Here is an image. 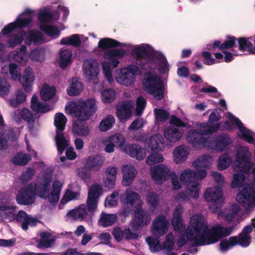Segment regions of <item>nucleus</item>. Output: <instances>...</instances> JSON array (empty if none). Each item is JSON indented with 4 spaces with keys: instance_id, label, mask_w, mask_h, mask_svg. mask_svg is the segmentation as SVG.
I'll list each match as a JSON object with an SVG mask.
<instances>
[{
    "instance_id": "nucleus-16",
    "label": "nucleus",
    "mask_w": 255,
    "mask_h": 255,
    "mask_svg": "<svg viewBox=\"0 0 255 255\" xmlns=\"http://www.w3.org/2000/svg\"><path fill=\"white\" fill-rule=\"evenodd\" d=\"M229 121H225L224 123V128L228 131H233L234 129L233 125H236L242 133V137L244 140L249 143H254L255 140L251 135L253 132L244 127L241 121L233 115L229 116Z\"/></svg>"
},
{
    "instance_id": "nucleus-59",
    "label": "nucleus",
    "mask_w": 255,
    "mask_h": 255,
    "mask_svg": "<svg viewBox=\"0 0 255 255\" xmlns=\"http://www.w3.org/2000/svg\"><path fill=\"white\" fill-rule=\"evenodd\" d=\"M116 91L113 89H108L104 90L102 93V100L104 103H111L115 99Z\"/></svg>"
},
{
    "instance_id": "nucleus-34",
    "label": "nucleus",
    "mask_w": 255,
    "mask_h": 255,
    "mask_svg": "<svg viewBox=\"0 0 255 255\" xmlns=\"http://www.w3.org/2000/svg\"><path fill=\"white\" fill-rule=\"evenodd\" d=\"M83 90L82 83L77 77H74L71 79L70 86L67 89V94L70 96H76L79 95Z\"/></svg>"
},
{
    "instance_id": "nucleus-31",
    "label": "nucleus",
    "mask_w": 255,
    "mask_h": 255,
    "mask_svg": "<svg viewBox=\"0 0 255 255\" xmlns=\"http://www.w3.org/2000/svg\"><path fill=\"white\" fill-rule=\"evenodd\" d=\"M215 149L218 151H223L227 147L232 143V140L230 136L225 133H222L216 137L213 141Z\"/></svg>"
},
{
    "instance_id": "nucleus-6",
    "label": "nucleus",
    "mask_w": 255,
    "mask_h": 255,
    "mask_svg": "<svg viewBox=\"0 0 255 255\" xmlns=\"http://www.w3.org/2000/svg\"><path fill=\"white\" fill-rule=\"evenodd\" d=\"M152 178L157 183H160L171 178L173 188L179 190L181 188V183L175 172L171 171L165 165L159 164L150 169Z\"/></svg>"
},
{
    "instance_id": "nucleus-63",
    "label": "nucleus",
    "mask_w": 255,
    "mask_h": 255,
    "mask_svg": "<svg viewBox=\"0 0 255 255\" xmlns=\"http://www.w3.org/2000/svg\"><path fill=\"white\" fill-rule=\"evenodd\" d=\"M86 165L89 170L91 171H98L103 166V160H87Z\"/></svg>"
},
{
    "instance_id": "nucleus-21",
    "label": "nucleus",
    "mask_w": 255,
    "mask_h": 255,
    "mask_svg": "<svg viewBox=\"0 0 255 255\" xmlns=\"http://www.w3.org/2000/svg\"><path fill=\"white\" fill-rule=\"evenodd\" d=\"M237 39L235 36L228 35L224 42L221 43L220 40H215L212 44L207 45V49L210 51H215L218 48L219 50L224 51L233 48L237 46Z\"/></svg>"
},
{
    "instance_id": "nucleus-41",
    "label": "nucleus",
    "mask_w": 255,
    "mask_h": 255,
    "mask_svg": "<svg viewBox=\"0 0 255 255\" xmlns=\"http://www.w3.org/2000/svg\"><path fill=\"white\" fill-rule=\"evenodd\" d=\"M41 239L38 244V247L50 248L53 244L55 239L51 238V234L48 232H43L40 233Z\"/></svg>"
},
{
    "instance_id": "nucleus-45",
    "label": "nucleus",
    "mask_w": 255,
    "mask_h": 255,
    "mask_svg": "<svg viewBox=\"0 0 255 255\" xmlns=\"http://www.w3.org/2000/svg\"><path fill=\"white\" fill-rule=\"evenodd\" d=\"M56 93V88L54 86L44 84L40 91L41 98L45 101H49L54 97Z\"/></svg>"
},
{
    "instance_id": "nucleus-17",
    "label": "nucleus",
    "mask_w": 255,
    "mask_h": 255,
    "mask_svg": "<svg viewBox=\"0 0 255 255\" xmlns=\"http://www.w3.org/2000/svg\"><path fill=\"white\" fill-rule=\"evenodd\" d=\"M231 164L235 171L249 172L252 167L251 160H219L217 167L219 170H223Z\"/></svg>"
},
{
    "instance_id": "nucleus-47",
    "label": "nucleus",
    "mask_w": 255,
    "mask_h": 255,
    "mask_svg": "<svg viewBox=\"0 0 255 255\" xmlns=\"http://www.w3.org/2000/svg\"><path fill=\"white\" fill-rule=\"evenodd\" d=\"M60 44L62 45H72L75 47H79L81 44V41L79 35L74 34L69 36L62 38Z\"/></svg>"
},
{
    "instance_id": "nucleus-64",
    "label": "nucleus",
    "mask_w": 255,
    "mask_h": 255,
    "mask_svg": "<svg viewBox=\"0 0 255 255\" xmlns=\"http://www.w3.org/2000/svg\"><path fill=\"white\" fill-rule=\"evenodd\" d=\"M154 114L156 119L159 121L163 122L167 120L169 117V114L167 111L164 109H156L154 110Z\"/></svg>"
},
{
    "instance_id": "nucleus-52",
    "label": "nucleus",
    "mask_w": 255,
    "mask_h": 255,
    "mask_svg": "<svg viewBox=\"0 0 255 255\" xmlns=\"http://www.w3.org/2000/svg\"><path fill=\"white\" fill-rule=\"evenodd\" d=\"M187 148L183 145L177 147L174 149L173 155L174 159H186L189 154Z\"/></svg>"
},
{
    "instance_id": "nucleus-9",
    "label": "nucleus",
    "mask_w": 255,
    "mask_h": 255,
    "mask_svg": "<svg viewBox=\"0 0 255 255\" xmlns=\"http://www.w3.org/2000/svg\"><path fill=\"white\" fill-rule=\"evenodd\" d=\"M193 165L195 168L194 172L188 169L185 170L180 175V180L187 185L192 182V179L201 180L205 178L207 175L205 168L209 166V164L208 160H195Z\"/></svg>"
},
{
    "instance_id": "nucleus-30",
    "label": "nucleus",
    "mask_w": 255,
    "mask_h": 255,
    "mask_svg": "<svg viewBox=\"0 0 255 255\" xmlns=\"http://www.w3.org/2000/svg\"><path fill=\"white\" fill-rule=\"evenodd\" d=\"M113 235L118 242H120L124 239H136L138 237V235L136 233L131 232L129 229L122 230L118 227L115 228L113 230Z\"/></svg>"
},
{
    "instance_id": "nucleus-40",
    "label": "nucleus",
    "mask_w": 255,
    "mask_h": 255,
    "mask_svg": "<svg viewBox=\"0 0 255 255\" xmlns=\"http://www.w3.org/2000/svg\"><path fill=\"white\" fill-rule=\"evenodd\" d=\"M117 81L122 85L128 86L132 84L135 79L133 75L130 74L123 69L121 70V74L116 77Z\"/></svg>"
},
{
    "instance_id": "nucleus-8",
    "label": "nucleus",
    "mask_w": 255,
    "mask_h": 255,
    "mask_svg": "<svg viewBox=\"0 0 255 255\" xmlns=\"http://www.w3.org/2000/svg\"><path fill=\"white\" fill-rule=\"evenodd\" d=\"M144 79L145 82L143 84L145 91L157 101L163 99L164 89L161 79L151 73L146 74Z\"/></svg>"
},
{
    "instance_id": "nucleus-55",
    "label": "nucleus",
    "mask_w": 255,
    "mask_h": 255,
    "mask_svg": "<svg viewBox=\"0 0 255 255\" xmlns=\"http://www.w3.org/2000/svg\"><path fill=\"white\" fill-rule=\"evenodd\" d=\"M40 29L47 35L51 37L54 36L57 37L60 35V30L58 28L52 25H41L40 26Z\"/></svg>"
},
{
    "instance_id": "nucleus-28",
    "label": "nucleus",
    "mask_w": 255,
    "mask_h": 255,
    "mask_svg": "<svg viewBox=\"0 0 255 255\" xmlns=\"http://www.w3.org/2000/svg\"><path fill=\"white\" fill-rule=\"evenodd\" d=\"M163 133L165 138L167 140L171 142H176L181 139L183 134V131L170 126L164 129Z\"/></svg>"
},
{
    "instance_id": "nucleus-60",
    "label": "nucleus",
    "mask_w": 255,
    "mask_h": 255,
    "mask_svg": "<svg viewBox=\"0 0 255 255\" xmlns=\"http://www.w3.org/2000/svg\"><path fill=\"white\" fill-rule=\"evenodd\" d=\"M119 193V190H116L108 196L105 201V206L110 207L116 206L118 204Z\"/></svg>"
},
{
    "instance_id": "nucleus-42",
    "label": "nucleus",
    "mask_w": 255,
    "mask_h": 255,
    "mask_svg": "<svg viewBox=\"0 0 255 255\" xmlns=\"http://www.w3.org/2000/svg\"><path fill=\"white\" fill-rule=\"evenodd\" d=\"M20 117L22 120L27 123L29 130H33L35 123V117L32 112L28 109L24 108L20 112Z\"/></svg>"
},
{
    "instance_id": "nucleus-14",
    "label": "nucleus",
    "mask_w": 255,
    "mask_h": 255,
    "mask_svg": "<svg viewBox=\"0 0 255 255\" xmlns=\"http://www.w3.org/2000/svg\"><path fill=\"white\" fill-rule=\"evenodd\" d=\"M210 208L212 212L217 214L219 217L224 218L228 223H238L242 220L241 208L236 203L232 204L224 212L221 211L220 207L214 205Z\"/></svg>"
},
{
    "instance_id": "nucleus-24",
    "label": "nucleus",
    "mask_w": 255,
    "mask_h": 255,
    "mask_svg": "<svg viewBox=\"0 0 255 255\" xmlns=\"http://www.w3.org/2000/svg\"><path fill=\"white\" fill-rule=\"evenodd\" d=\"M126 51L122 49H114L106 51L104 54V58L110 62L113 68H117L119 64V59L123 57Z\"/></svg>"
},
{
    "instance_id": "nucleus-32",
    "label": "nucleus",
    "mask_w": 255,
    "mask_h": 255,
    "mask_svg": "<svg viewBox=\"0 0 255 255\" xmlns=\"http://www.w3.org/2000/svg\"><path fill=\"white\" fill-rule=\"evenodd\" d=\"M126 46H127V44L121 43L117 40L111 38L107 37L102 38L98 42V47L103 50H106L112 48Z\"/></svg>"
},
{
    "instance_id": "nucleus-25",
    "label": "nucleus",
    "mask_w": 255,
    "mask_h": 255,
    "mask_svg": "<svg viewBox=\"0 0 255 255\" xmlns=\"http://www.w3.org/2000/svg\"><path fill=\"white\" fill-rule=\"evenodd\" d=\"M183 211V207L180 205L177 206L173 211L171 224L175 231H181L185 229L186 226L183 224L181 217Z\"/></svg>"
},
{
    "instance_id": "nucleus-3",
    "label": "nucleus",
    "mask_w": 255,
    "mask_h": 255,
    "mask_svg": "<svg viewBox=\"0 0 255 255\" xmlns=\"http://www.w3.org/2000/svg\"><path fill=\"white\" fill-rule=\"evenodd\" d=\"M97 107L94 99H88L77 104L71 102L66 106L65 110L70 115L79 119L72 126V132L75 135L87 136L90 132V128L85 121L88 120L97 111Z\"/></svg>"
},
{
    "instance_id": "nucleus-29",
    "label": "nucleus",
    "mask_w": 255,
    "mask_h": 255,
    "mask_svg": "<svg viewBox=\"0 0 255 255\" xmlns=\"http://www.w3.org/2000/svg\"><path fill=\"white\" fill-rule=\"evenodd\" d=\"M122 172L123 174L122 184L125 186H128L135 177L136 171L133 166L126 165L122 167Z\"/></svg>"
},
{
    "instance_id": "nucleus-20",
    "label": "nucleus",
    "mask_w": 255,
    "mask_h": 255,
    "mask_svg": "<svg viewBox=\"0 0 255 255\" xmlns=\"http://www.w3.org/2000/svg\"><path fill=\"white\" fill-rule=\"evenodd\" d=\"M169 227L168 220L163 215L158 216L153 220L151 230L153 234L162 236L166 234Z\"/></svg>"
},
{
    "instance_id": "nucleus-33",
    "label": "nucleus",
    "mask_w": 255,
    "mask_h": 255,
    "mask_svg": "<svg viewBox=\"0 0 255 255\" xmlns=\"http://www.w3.org/2000/svg\"><path fill=\"white\" fill-rule=\"evenodd\" d=\"M44 40L45 38L40 31L29 30L27 32L25 42L27 45H30L32 43H33L35 45L42 43Z\"/></svg>"
},
{
    "instance_id": "nucleus-26",
    "label": "nucleus",
    "mask_w": 255,
    "mask_h": 255,
    "mask_svg": "<svg viewBox=\"0 0 255 255\" xmlns=\"http://www.w3.org/2000/svg\"><path fill=\"white\" fill-rule=\"evenodd\" d=\"M117 168L110 166L106 168L103 178L104 185L109 188H114L117 179Z\"/></svg>"
},
{
    "instance_id": "nucleus-56",
    "label": "nucleus",
    "mask_w": 255,
    "mask_h": 255,
    "mask_svg": "<svg viewBox=\"0 0 255 255\" xmlns=\"http://www.w3.org/2000/svg\"><path fill=\"white\" fill-rule=\"evenodd\" d=\"M252 154L246 146H240L237 150L236 159H251Z\"/></svg>"
},
{
    "instance_id": "nucleus-54",
    "label": "nucleus",
    "mask_w": 255,
    "mask_h": 255,
    "mask_svg": "<svg viewBox=\"0 0 255 255\" xmlns=\"http://www.w3.org/2000/svg\"><path fill=\"white\" fill-rule=\"evenodd\" d=\"M26 49V46L22 45L14 54V60L19 63L24 64L27 61Z\"/></svg>"
},
{
    "instance_id": "nucleus-58",
    "label": "nucleus",
    "mask_w": 255,
    "mask_h": 255,
    "mask_svg": "<svg viewBox=\"0 0 255 255\" xmlns=\"http://www.w3.org/2000/svg\"><path fill=\"white\" fill-rule=\"evenodd\" d=\"M79 193L77 191L67 189L60 202L62 205H65L70 201L77 199L79 196Z\"/></svg>"
},
{
    "instance_id": "nucleus-15",
    "label": "nucleus",
    "mask_w": 255,
    "mask_h": 255,
    "mask_svg": "<svg viewBox=\"0 0 255 255\" xmlns=\"http://www.w3.org/2000/svg\"><path fill=\"white\" fill-rule=\"evenodd\" d=\"M32 20V10L27 8L18 16L15 21L5 26L2 28L1 34L5 35L17 28L22 29L28 27L30 25Z\"/></svg>"
},
{
    "instance_id": "nucleus-1",
    "label": "nucleus",
    "mask_w": 255,
    "mask_h": 255,
    "mask_svg": "<svg viewBox=\"0 0 255 255\" xmlns=\"http://www.w3.org/2000/svg\"><path fill=\"white\" fill-rule=\"evenodd\" d=\"M233 229V227H223L219 224L209 229L204 217L196 214L190 218L186 237L196 246L210 245L217 242L220 238L229 236Z\"/></svg>"
},
{
    "instance_id": "nucleus-44",
    "label": "nucleus",
    "mask_w": 255,
    "mask_h": 255,
    "mask_svg": "<svg viewBox=\"0 0 255 255\" xmlns=\"http://www.w3.org/2000/svg\"><path fill=\"white\" fill-rule=\"evenodd\" d=\"M72 53L71 50L66 49L60 52V66L61 68H66L71 63Z\"/></svg>"
},
{
    "instance_id": "nucleus-11",
    "label": "nucleus",
    "mask_w": 255,
    "mask_h": 255,
    "mask_svg": "<svg viewBox=\"0 0 255 255\" xmlns=\"http://www.w3.org/2000/svg\"><path fill=\"white\" fill-rule=\"evenodd\" d=\"M67 121V118L63 113H58L55 115L54 122V126L56 127L55 140L58 151L60 154L63 152L66 147L68 145L65 139V134L62 132L65 128Z\"/></svg>"
},
{
    "instance_id": "nucleus-35",
    "label": "nucleus",
    "mask_w": 255,
    "mask_h": 255,
    "mask_svg": "<svg viewBox=\"0 0 255 255\" xmlns=\"http://www.w3.org/2000/svg\"><path fill=\"white\" fill-rule=\"evenodd\" d=\"M83 71L85 74L89 77L90 80L95 79L99 73L98 64L90 60L85 63Z\"/></svg>"
},
{
    "instance_id": "nucleus-22",
    "label": "nucleus",
    "mask_w": 255,
    "mask_h": 255,
    "mask_svg": "<svg viewBox=\"0 0 255 255\" xmlns=\"http://www.w3.org/2000/svg\"><path fill=\"white\" fill-rule=\"evenodd\" d=\"M223 195L222 188L216 186L207 189L204 193V198L207 202H218L221 204L224 200Z\"/></svg>"
},
{
    "instance_id": "nucleus-23",
    "label": "nucleus",
    "mask_w": 255,
    "mask_h": 255,
    "mask_svg": "<svg viewBox=\"0 0 255 255\" xmlns=\"http://www.w3.org/2000/svg\"><path fill=\"white\" fill-rule=\"evenodd\" d=\"M124 150L131 157H136V159H144L146 157L147 153H149L145 148H142L138 144L126 145Z\"/></svg>"
},
{
    "instance_id": "nucleus-2",
    "label": "nucleus",
    "mask_w": 255,
    "mask_h": 255,
    "mask_svg": "<svg viewBox=\"0 0 255 255\" xmlns=\"http://www.w3.org/2000/svg\"><path fill=\"white\" fill-rule=\"evenodd\" d=\"M63 184L59 181H54L51 191L49 193V185L48 183L37 187L35 183L32 182L18 191L16 195V201L19 204L29 205L34 202L37 195L40 198L47 199L51 204L56 203L59 200Z\"/></svg>"
},
{
    "instance_id": "nucleus-5",
    "label": "nucleus",
    "mask_w": 255,
    "mask_h": 255,
    "mask_svg": "<svg viewBox=\"0 0 255 255\" xmlns=\"http://www.w3.org/2000/svg\"><path fill=\"white\" fill-rule=\"evenodd\" d=\"M5 219L9 221L16 219L24 231H26L29 226H35L37 222V220L28 215L23 211H19L16 215L15 206L10 205L0 206V221Z\"/></svg>"
},
{
    "instance_id": "nucleus-4",
    "label": "nucleus",
    "mask_w": 255,
    "mask_h": 255,
    "mask_svg": "<svg viewBox=\"0 0 255 255\" xmlns=\"http://www.w3.org/2000/svg\"><path fill=\"white\" fill-rule=\"evenodd\" d=\"M3 75L9 74L11 79L14 81L19 80L24 91L26 93L31 91L32 83L34 80L33 70L30 67L26 68L23 72L22 78H21V69L17 64L10 63L8 66H3L1 70Z\"/></svg>"
},
{
    "instance_id": "nucleus-19",
    "label": "nucleus",
    "mask_w": 255,
    "mask_h": 255,
    "mask_svg": "<svg viewBox=\"0 0 255 255\" xmlns=\"http://www.w3.org/2000/svg\"><path fill=\"white\" fill-rule=\"evenodd\" d=\"M151 220L150 214L146 211L140 208L135 212L134 219L130 225L133 230L137 231L139 228L149 224Z\"/></svg>"
},
{
    "instance_id": "nucleus-46",
    "label": "nucleus",
    "mask_w": 255,
    "mask_h": 255,
    "mask_svg": "<svg viewBox=\"0 0 255 255\" xmlns=\"http://www.w3.org/2000/svg\"><path fill=\"white\" fill-rule=\"evenodd\" d=\"M117 117L121 121L128 120L132 115L129 106L126 103L122 105L121 108L117 110Z\"/></svg>"
},
{
    "instance_id": "nucleus-53",
    "label": "nucleus",
    "mask_w": 255,
    "mask_h": 255,
    "mask_svg": "<svg viewBox=\"0 0 255 255\" xmlns=\"http://www.w3.org/2000/svg\"><path fill=\"white\" fill-rule=\"evenodd\" d=\"M104 192L103 188L100 184L95 183L89 189L88 196L98 200Z\"/></svg>"
},
{
    "instance_id": "nucleus-39",
    "label": "nucleus",
    "mask_w": 255,
    "mask_h": 255,
    "mask_svg": "<svg viewBox=\"0 0 255 255\" xmlns=\"http://www.w3.org/2000/svg\"><path fill=\"white\" fill-rule=\"evenodd\" d=\"M164 138L159 134H154L149 139V145L152 150H161L164 146Z\"/></svg>"
},
{
    "instance_id": "nucleus-27",
    "label": "nucleus",
    "mask_w": 255,
    "mask_h": 255,
    "mask_svg": "<svg viewBox=\"0 0 255 255\" xmlns=\"http://www.w3.org/2000/svg\"><path fill=\"white\" fill-rule=\"evenodd\" d=\"M67 217L71 220L83 221L88 216V211L85 204H82L66 214Z\"/></svg>"
},
{
    "instance_id": "nucleus-61",
    "label": "nucleus",
    "mask_w": 255,
    "mask_h": 255,
    "mask_svg": "<svg viewBox=\"0 0 255 255\" xmlns=\"http://www.w3.org/2000/svg\"><path fill=\"white\" fill-rule=\"evenodd\" d=\"M90 170L88 169L87 165L84 167L80 168L77 169V174L86 183H90L91 179V175L90 172Z\"/></svg>"
},
{
    "instance_id": "nucleus-48",
    "label": "nucleus",
    "mask_w": 255,
    "mask_h": 255,
    "mask_svg": "<svg viewBox=\"0 0 255 255\" xmlns=\"http://www.w3.org/2000/svg\"><path fill=\"white\" fill-rule=\"evenodd\" d=\"M199 186L197 181L190 182L187 185L186 193L193 198H198L199 196Z\"/></svg>"
},
{
    "instance_id": "nucleus-49",
    "label": "nucleus",
    "mask_w": 255,
    "mask_h": 255,
    "mask_svg": "<svg viewBox=\"0 0 255 255\" xmlns=\"http://www.w3.org/2000/svg\"><path fill=\"white\" fill-rule=\"evenodd\" d=\"M26 95L21 90H18L15 94V99H10L9 104L13 108H17L26 101Z\"/></svg>"
},
{
    "instance_id": "nucleus-51",
    "label": "nucleus",
    "mask_w": 255,
    "mask_h": 255,
    "mask_svg": "<svg viewBox=\"0 0 255 255\" xmlns=\"http://www.w3.org/2000/svg\"><path fill=\"white\" fill-rule=\"evenodd\" d=\"M23 40V32H18L10 37L7 41V45L9 48H14L20 44Z\"/></svg>"
},
{
    "instance_id": "nucleus-18",
    "label": "nucleus",
    "mask_w": 255,
    "mask_h": 255,
    "mask_svg": "<svg viewBox=\"0 0 255 255\" xmlns=\"http://www.w3.org/2000/svg\"><path fill=\"white\" fill-rule=\"evenodd\" d=\"M204 133L201 129H191L186 134L187 140L196 148L205 146L207 142V138Z\"/></svg>"
},
{
    "instance_id": "nucleus-43",
    "label": "nucleus",
    "mask_w": 255,
    "mask_h": 255,
    "mask_svg": "<svg viewBox=\"0 0 255 255\" xmlns=\"http://www.w3.org/2000/svg\"><path fill=\"white\" fill-rule=\"evenodd\" d=\"M158 61L160 63L158 70L160 73L165 74L169 70L168 61L165 56L161 52H158L154 58V62Z\"/></svg>"
},
{
    "instance_id": "nucleus-62",
    "label": "nucleus",
    "mask_w": 255,
    "mask_h": 255,
    "mask_svg": "<svg viewBox=\"0 0 255 255\" xmlns=\"http://www.w3.org/2000/svg\"><path fill=\"white\" fill-rule=\"evenodd\" d=\"M146 100L142 97L137 98L136 103L135 113L137 116H141L145 107Z\"/></svg>"
},
{
    "instance_id": "nucleus-12",
    "label": "nucleus",
    "mask_w": 255,
    "mask_h": 255,
    "mask_svg": "<svg viewBox=\"0 0 255 255\" xmlns=\"http://www.w3.org/2000/svg\"><path fill=\"white\" fill-rule=\"evenodd\" d=\"M120 198L123 204L120 213L125 216H128L130 213L132 208L138 209L142 206V202L140 199L139 195L130 189L127 190L125 194Z\"/></svg>"
},
{
    "instance_id": "nucleus-57",
    "label": "nucleus",
    "mask_w": 255,
    "mask_h": 255,
    "mask_svg": "<svg viewBox=\"0 0 255 255\" xmlns=\"http://www.w3.org/2000/svg\"><path fill=\"white\" fill-rule=\"evenodd\" d=\"M109 142H112L115 146L121 147L124 146L125 137L120 133H116L109 137Z\"/></svg>"
},
{
    "instance_id": "nucleus-10",
    "label": "nucleus",
    "mask_w": 255,
    "mask_h": 255,
    "mask_svg": "<svg viewBox=\"0 0 255 255\" xmlns=\"http://www.w3.org/2000/svg\"><path fill=\"white\" fill-rule=\"evenodd\" d=\"M146 242L152 252H159L164 251L168 255H177L175 253H171L175 245V238L172 233H169L165 237V241L160 244L158 238L148 237L146 238Z\"/></svg>"
},
{
    "instance_id": "nucleus-36",
    "label": "nucleus",
    "mask_w": 255,
    "mask_h": 255,
    "mask_svg": "<svg viewBox=\"0 0 255 255\" xmlns=\"http://www.w3.org/2000/svg\"><path fill=\"white\" fill-rule=\"evenodd\" d=\"M30 107L31 109L36 113H45L50 111V107L48 105H43L38 101V97L34 95L31 100Z\"/></svg>"
},
{
    "instance_id": "nucleus-38",
    "label": "nucleus",
    "mask_w": 255,
    "mask_h": 255,
    "mask_svg": "<svg viewBox=\"0 0 255 255\" xmlns=\"http://www.w3.org/2000/svg\"><path fill=\"white\" fill-rule=\"evenodd\" d=\"M118 216L116 214L102 213L99 220L100 225L107 227L114 225L117 221Z\"/></svg>"
},
{
    "instance_id": "nucleus-50",
    "label": "nucleus",
    "mask_w": 255,
    "mask_h": 255,
    "mask_svg": "<svg viewBox=\"0 0 255 255\" xmlns=\"http://www.w3.org/2000/svg\"><path fill=\"white\" fill-rule=\"evenodd\" d=\"M115 120L113 115H108L100 122L99 129L102 131H106L111 129L115 124Z\"/></svg>"
},
{
    "instance_id": "nucleus-13",
    "label": "nucleus",
    "mask_w": 255,
    "mask_h": 255,
    "mask_svg": "<svg viewBox=\"0 0 255 255\" xmlns=\"http://www.w3.org/2000/svg\"><path fill=\"white\" fill-rule=\"evenodd\" d=\"M159 51H150L144 46H139L132 50L131 54L136 57V64L142 70H147L149 64L154 63V58Z\"/></svg>"
},
{
    "instance_id": "nucleus-37",
    "label": "nucleus",
    "mask_w": 255,
    "mask_h": 255,
    "mask_svg": "<svg viewBox=\"0 0 255 255\" xmlns=\"http://www.w3.org/2000/svg\"><path fill=\"white\" fill-rule=\"evenodd\" d=\"M251 38L252 37L237 38V41L238 43L239 50L245 52L248 49L250 54H255V47H254L252 42L249 40V39Z\"/></svg>"
},
{
    "instance_id": "nucleus-7",
    "label": "nucleus",
    "mask_w": 255,
    "mask_h": 255,
    "mask_svg": "<svg viewBox=\"0 0 255 255\" xmlns=\"http://www.w3.org/2000/svg\"><path fill=\"white\" fill-rule=\"evenodd\" d=\"M252 231V227L250 225L246 226L238 237L233 236L229 239L222 241L220 244V250L222 252L227 251L237 245H240L243 247H248L251 243L250 234Z\"/></svg>"
}]
</instances>
